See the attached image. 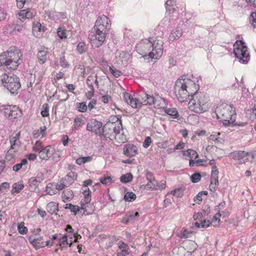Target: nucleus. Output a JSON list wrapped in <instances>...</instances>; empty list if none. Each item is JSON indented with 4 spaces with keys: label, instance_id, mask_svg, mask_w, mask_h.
I'll list each match as a JSON object with an SVG mask.
<instances>
[{
    "label": "nucleus",
    "instance_id": "nucleus-34",
    "mask_svg": "<svg viewBox=\"0 0 256 256\" xmlns=\"http://www.w3.org/2000/svg\"><path fill=\"white\" fill-rule=\"evenodd\" d=\"M44 148L42 142L40 140H37L32 146V149L34 152H38L39 154Z\"/></svg>",
    "mask_w": 256,
    "mask_h": 256
},
{
    "label": "nucleus",
    "instance_id": "nucleus-28",
    "mask_svg": "<svg viewBox=\"0 0 256 256\" xmlns=\"http://www.w3.org/2000/svg\"><path fill=\"white\" fill-rule=\"evenodd\" d=\"M65 208L70 210V212H73L75 216L78 212L82 213L80 206L72 204H66Z\"/></svg>",
    "mask_w": 256,
    "mask_h": 256
},
{
    "label": "nucleus",
    "instance_id": "nucleus-8",
    "mask_svg": "<svg viewBox=\"0 0 256 256\" xmlns=\"http://www.w3.org/2000/svg\"><path fill=\"white\" fill-rule=\"evenodd\" d=\"M191 98L188 102L189 108L191 110L200 114L208 110V104L203 94L195 91Z\"/></svg>",
    "mask_w": 256,
    "mask_h": 256
},
{
    "label": "nucleus",
    "instance_id": "nucleus-17",
    "mask_svg": "<svg viewBox=\"0 0 256 256\" xmlns=\"http://www.w3.org/2000/svg\"><path fill=\"white\" fill-rule=\"evenodd\" d=\"M146 177L148 182L146 185V188L151 190H157L158 182L156 180L155 178L154 177L152 174L150 172H148L146 174Z\"/></svg>",
    "mask_w": 256,
    "mask_h": 256
},
{
    "label": "nucleus",
    "instance_id": "nucleus-16",
    "mask_svg": "<svg viewBox=\"0 0 256 256\" xmlns=\"http://www.w3.org/2000/svg\"><path fill=\"white\" fill-rule=\"evenodd\" d=\"M138 152L137 147L132 144H126L123 148L124 154L128 157L134 156L136 155Z\"/></svg>",
    "mask_w": 256,
    "mask_h": 256
},
{
    "label": "nucleus",
    "instance_id": "nucleus-58",
    "mask_svg": "<svg viewBox=\"0 0 256 256\" xmlns=\"http://www.w3.org/2000/svg\"><path fill=\"white\" fill-rule=\"evenodd\" d=\"M152 143V139L150 136H147L144 142H143V146L145 148H148L150 144Z\"/></svg>",
    "mask_w": 256,
    "mask_h": 256
},
{
    "label": "nucleus",
    "instance_id": "nucleus-36",
    "mask_svg": "<svg viewBox=\"0 0 256 256\" xmlns=\"http://www.w3.org/2000/svg\"><path fill=\"white\" fill-rule=\"evenodd\" d=\"M57 34L60 39H65L67 38L66 30L64 28H58L57 30Z\"/></svg>",
    "mask_w": 256,
    "mask_h": 256
},
{
    "label": "nucleus",
    "instance_id": "nucleus-6",
    "mask_svg": "<svg viewBox=\"0 0 256 256\" xmlns=\"http://www.w3.org/2000/svg\"><path fill=\"white\" fill-rule=\"evenodd\" d=\"M124 100L132 108H138L142 105H152L153 102L154 96L148 95L144 92H140L136 98H134L128 92L124 93Z\"/></svg>",
    "mask_w": 256,
    "mask_h": 256
},
{
    "label": "nucleus",
    "instance_id": "nucleus-54",
    "mask_svg": "<svg viewBox=\"0 0 256 256\" xmlns=\"http://www.w3.org/2000/svg\"><path fill=\"white\" fill-rule=\"evenodd\" d=\"M26 10H20L18 12L19 19L20 20L26 19Z\"/></svg>",
    "mask_w": 256,
    "mask_h": 256
},
{
    "label": "nucleus",
    "instance_id": "nucleus-30",
    "mask_svg": "<svg viewBox=\"0 0 256 256\" xmlns=\"http://www.w3.org/2000/svg\"><path fill=\"white\" fill-rule=\"evenodd\" d=\"M24 187V184L22 183H14L12 184V194H18L23 189Z\"/></svg>",
    "mask_w": 256,
    "mask_h": 256
},
{
    "label": "nucleus",
    "instance_id": "nucleus-35",
    "mask_svg": "<svg viewBox=\"0 0 256 256\" xmlns=\"http://www.w3.org/2000/svg\"><path fill=\"white\" fill-rule=\"evenodd\" d=\"M136 195L133 192H127L124 196V199L126 202H132L136 199Z\"/></svg>",
    "mask_w": 256,
    "mask_h": 256
},
{
    "label": "nucleus",
    "instance_id": "nucleus-2",
    "mask_svg": "<svg viewBox=\"0 0 256 256\" xmlns=\"http://www.w3.org/2000/svg\"><path fill=\"white\" fill-rule=\"evenodd\" d=\"M112 121L108 122L102 128V132L100 136L101 138L116 140L119 143H124L126 141V136L122 131V122L120 116L110 117Z\"/></svg>",
    "mask_w": 256,
    "mask_h": 256
},
{
    "label": "nucleus",
    "instance_id": "nucleus-5",
    "mask_svg": "<svg viewBox=\"0 0 256 256\" xmlns=\"http://www.w3.org/2000/svg\"><path fill=\"white\" fill-rule=\"evenodd\" d=\"M10 49L0 56V65L4 66L8 69L14 70L20 64L22 54L15 47H11Z\"/></svg>",
    "mask_w": 256,
    "mask_h": 256
},
{
    "label": "nucleus",
    "instance_id": "nucleus-25",
    "mask_svg": "<svg viewBox=\"0 0 256 256\" xmlns=\"http://www.w3.org/2000/svg\"><path fill=\"white\" fill-rule=\"evenodd\" d=\"M183 155L184 156H186V159H187L186 156L190 158V159H196L198 156V154L195 150L191 149L184 151Z\"/></svg>",
    "mask_w": 256,
    "mask_h": 256
},
{
    "label": "nucleus",
    "instance_id": "nucleus-3",
    "mask_svg": "<svg viewBox=\"0 0 256 256\" xmlns=\"http://www.w3.org/2000/svg\"><path fill=\"white\" fill-rule=\"evenodd\" d=\"M198 90V85L190 79L182 76L176 82L174 86L176 95L180 102L190 100L194 92Z\"/></svg>",
    "mask_w": 256,
    "mask_h": 256
},
{
    "label": "nucleus",
    "instance_id": "nucleus-61",
    "mask_svg": "<svg viewBox=\"0 0 256 256\" xmlns=\"http://www.w3.org/2000/svg\"><path fill=\"white\" fill-rule=\"evenodd\" d=\"M57 187V191L62 190L66 187V184H64V180H60V184H56Z\"/></svg>",
    "mask_w": 256,
    "mask_h": 256
},
{
    "label": "nucleus",
    "instance_id": "nucleus-45",
    "mask_svg": "<svg viewBox=\"0 0 256 256\" xmlns=\"http://www.w3.org/2000/svg\"><path fill=\"white\" fill-rule=\"evenodd\" d=\"M94 76L90 75L86 79V84L88 88L90 90L94 89L93 86V81L94 80Z\"/></svg>",
    "mask_w": 256,
    "mask_h": 256
},
{
    "label": "nucleus",
    "instance_id": "nucleus-33",
    "mask_svg": "<svg viewBox=\"0 0 256 256\" xmlns=\"http://www.w3.org/2000/svg\"><path fill=\"white\" fill-rule=\"evenodd\" d=\"M133 176L130 173H127L122 175L120 178V180L122 183H128L132 180Z\"/></svg>",
    "mask_w": 256,
    "mask_h": 256
},
{
    "label": "nucleus",
    "instance_id": "nucleus-32",
    "mask_svg": "<svg viewBox=\"0 0 256 256\" xmlns=\"http://www.w3.org/2000/svg\"><path fill=\"white\" fill-rule=\"evenodd\" d=\"M92 159V158L90 156L80 157L76 160V162L78 165H81L86 162H90Z\"/></svg>",
    "mask_w": 256,
    "mask_h": 256
},
{
    "label": "nucleus",
    "instance_id": "nucleus-50",
    "mask_svg": "<svg viewBox=\"0 0 256 256\" xmlns=\"http://www.w3.org/2000/svg\"><path fill=\"white\" fill-rule=\"evenodd\" d=\"M51 158H52V160L54 162H58L60 160V152L59 151H56L54 148V152Z\"/></svg>",
    "mask_w": 256,
    "mask_h": 256
},
{
    "label": "nucleus",
    "instance_id": "nucleus-44",
    "mask_svg": "<svg viewBox=\"0 0 256 256\" xmlns=\"http://www.w3.org/2000/svg\"><path fill=\"white\" fill-rule=\"evenodd\" d=\"M100 182L104 185H108L112 182V180L110 176H103L100 178Z\"/></svg>",
    "mask_w": 256,
    "mask_h": 256
},
{
    "label": "nucleus",
    "instance_id": "nucleus-24",
    "mask_svg": "<svg viewBox=\"0 0 256 256\" xmlns=\"http://www.w3.org/2000/svg\"><path fill=\"white\" fill-rule=\"evenodd\" d=\"M56 184L54 182L49 183L46 186V192L50 195H53L58 192Z\"/></svg>",
    "mask_w": 256,
    "mask_h": 256
},
{
    "label": "nucleus",
    "instance_id": "nucleus-63",
    "mask_svg": "<svg viewBox=\"0 0 256 256\" xmlns=\"http://www.w3.org/2000/svg\"><path fill=\"white\" fill-rule=\"evenodd\" d=\"M16 2L17 6L21 9L22 8L27 0H16Z\"/></svg>",
    "mask_w": 256,
    "mask_h": 256
},
{
    "label": "nucleus",
    "instance_id": "nucleus-31",
    "mask_svg": "<svg viewBox=\"0 0 256 256\" xmlns=\"http://www.w3.org/2000/svg\"><path fill=\"white\" fill-rule=\"evenodd\" d=\"M140 216L138 212H128L126 214V217L128 218V220L130 222H134L137 220V218Z\"/></svg>",
    "mask_w": 256,
    "mask_h": 256
},
{
    "label": "nucleus",
    "instance_id": "nucleus-39",
    "mask_svg": "<svg viewBox=\"0 0 256 256\" xmlns=\"http://www.w3.org/2000/svg\"><path fill=\"white\" fill-rule=\"evenodd\" d=\"M165 112L170 116H174V118H178L179 116L177 110L175 108L166 109Z\"/></svg>",
    "mask_w": 256,
    "mask_h": 256
},
{
    "label": "nucleus",
    "instance_id": "nucleus-4",
    "mask_svg": "<svg viewBox=\"0 0 256 256\" xmlns=\"http://www.w3.org/2000/svg\"><path fill=\"white\" fill-rule=\"evenodd\" d=\"M216 114L218 119L222 121L225 126L233 124L236 120V113L234 108L226 104H222L216 109Z\"/></svg>",
    "mask_w": 256,
    "mask_h": 256
},
{
    "label": "nucleus",
    "instance_id": "nucleus-49",
    "mask_svg": "<svg viewBox=\"0 0 256 256\" xmlns=\"http://www.w3.org/2000/svg\"><path fill=\"white\" fill-rule=\"evenodd\" d=\"M201 178V175L200 173H194L190 176V180L194 183L198 182Z\"/></svg>",
    "mask_w": 256,
    "mask_h": 256
},
{
    "label": "nucleus",
    "instance_id": "nucleus-7",
    "mask_svg": "<svg viewBox=\"0 0 256 256\" xmlns=\"http://www.w3.org/2000/svg\"><path fill=\"white\" fill-rule=\"evenodd\" d=\"M4 87L11 95H17L20 89L21 84L19 78L14 74H4L0 77Z\"/></svg>",
    "mask_w": 256,
    "mask_h": 256
},
{
    "label": "nucleus",
    "instance_id": "nucleus-43",
    "mask_svg": "<svg viewBox=\"0 0 256 256\" xmlns=\"http://www.w3.org/2000/svg\"><path fill=\"white\" fill-rule=\"evenodd\" d=\"M184 190L182 188H178L175 189L174 190L171 192V194H172L174 196H176L178 198L182 197L184 194Z\"/></svg>",
    "mask_w": 256,
    "mask_h": 256
},
{
    "label": "nucleus",
    "instance_id": "nucleus-38",
    "mask_svg": "<svg viewBox=\"0 0 256 256\" xmlns=\"http://www.w3.org/2000/svg\"><path fill=\"white\" fill-rule=\"evenodd\" d=\"M220 132H216L212 134L210 136V140L214 141L216 142H222V138H220Z\"/></svg>",
    "mask_w": 256,
    "mask_h": 256
},
{
    "label": "nucleus",
    "instance_id": "nucleus-55",
    "mask_svg": "<svg viewBox=\"0 0 256 256\" xmlns=\"http://www.w3.org/2000/svg\"><path fill=\"white\" fill-rule=\"evenodd\" d=\"M218 171L217 167L216 166H212L211 178H218Z\"/></svg>",
    "mask_w": 256,
    "mask_h": 256
},
{
    "label": "nucleus",
    "instance_id": "nucleus-56",
    "mask_svg": "<svg viewBox=\"0 0 256 256\" xmlns=\"http://www.w3.org/2000/svg\"><path fill=\"white\" fill-rule=\"evenodd\" d=\"M169 2L170 3H172V2H173V0H167L165 4L166 12H169L170 13L173 12H174V8H173V6H168Z\"/></svg>",
    "mask_w": 256,
    "mask_h": 256
},
{
    "label": "nucleus",
    "instance_id": "nucleus-23",
    "mask_svg": "<svg viewBox=\"0 0 256 256\" xmlns=\"http://www.w3.org/2000/svg\"><path fill=\"white\" fill-rule=\"evenodd\" d=\"M84 124V121L82 117H76L74 120L72 130L74 131L78 130V128L82 127Z\"/></svg>",
    "mask_w": 256,
    "mask_h": 256
},
{
    "label": "nucleus",
    "instance_id": "nucleus-48",
    "mask_svg": "<svg viewBox=\"0 0 256 256\" xmlns=\"http://www.w3.org/2000/svg\"><path fill=\"white\" fill-rule=\"evenodd\" d=\"M18 230L20 234H26L28 232V230L27 228L24 226V222H21L18 226Z\"/></svg>",
    "mask_w": 256,
    "mask_h": 256
},
{
    "label": "nucleus",
    "instance_id": "nucleus-57",
    "mask_svg": "<svg viewBox=\"0 0 256 256\" xmlns=\"http://www.w3.org/2000/svg\"><path fill=\"white\" fill-rule=\"evenodd\" d=\"M202 192H198V194L196 196H195L194 198V201L196 203V204H200V202L202 201Z\"/></svg>",
    "mask_w": 256,
    "mask_h": 256
},
{
    "label": "nucleus",
    "instance_id": "nucleus-15",
    "mask_svg": "<svg viewBox=\"0 0 256 256\" xmlns=\"http://www.w3.org/2000/svg\"><path fill=\"white\" fill-rule=\"evenodd\" d=\"M48 48L44 46H41L38 50L37 58L38 62L42 64L47 60L48 58Z\"/></svg>",
    "mask_w": 256,
    "mask_h": 256
},
{
    "label": "nucleus",
    "instance_id": "nucleus-37",
    "mask_svg": "<svg viewBox=\"0 0 256 256\" xmlns=\"http://www.w3.org/2000/svg\"><path fill=\"white\" fill-rule=\"evenodd\" d=\"M86 50V44L84 42H79L76 46V51L80 54H82Z\"/></svg>",
    "mask_w": 256,
    "mask_h": 256
},
{
    "label": "nucleus",
    "instance_id": "nucleus-11",
    "mask_svg": "<svg viewBox=\"0 0 256 256\" xmlns=\"http://www.w3.org/2000/svg\"><path fill=\"white\" fill-rule=\"evenodd\" d=\"M94 34L90 37L92 44L96 48L100 46L106 40V36L108 32L106 30H102L94 27Z\"/></svg>",
    "mask_w": 256,
    "mask_h": 256
},
{
    "label": "nucleus",
    "instance_id": "nucleus-9",
    "mask_svg": "<svg viewBox=\"0 0 256 256\" xmlns=\"http://www.w3.org/2000/svg\"><path fill=\"white\" fill-rule=\"evenodd\" d=\"M234 53L239 62L242 64H246L250 60V56L248 48L242 40H237L234 44Z\"/></svg>",
    "mask_w": 256,
    "mask_h": 256
},
{
    "label": "nucleus",
    "instance_id": "nucleus-13",
    "mask_svg": "<svg viewBox=\"0 0 256 256\" xmlns=\"http://www.w3.org/2000/svg\"><path fill=\"white\" fill-rule=\"evenodd\" d=\"M102 123L101 122L93 118L90 120L87 124L86 130L100 136L102 132Z\"/></svg>",
    "mask_w": 256,
    "mask_h": 256
},
{
    "label": "nucleus",
    "instance_id": "nucleus-21",
    "mask_svg": "<svg viewBox=\"0 0 256 256\" xmlns=\"http://www.w3.org/2000/svg\"><path fill=\"white\" fill-rule=\"evenodd\" d=\"M249 156V153L244 151L237 150L230 154V156L235 160H241Z\"/></svg>",
    "mask_w": 256,
    "mask_h": 256
},
{
    "label": "nucleus",
    "instance_id": "nucleus-29",
    "mask_svg": "<svg viewBox=\"0 0 256 256\" xmlns=\"http://www.w3.org/2000/svg\"><path fill=\"white\" fill-rule=\"evenodd\" d=\"M28 182L29 184V189L30 191H34L40 184L34 177L30 178L28 180Z\"/></svg>",
    "mask_w": 256,
    "mask_h": 256
},
{
    "label": "nucleus",
    "instance_id": "nucleus-46",
    "mask_svg": "<svg viewBox=\"0 0 256 256\" xmlns=\"http://www.w3.org/2000/svg\"><path fill=\"white\" fill-rule=\"evenodd\" d=\"M250 22L252 27L256 28V12L252 13L250 16Z\"/></svg>",
    "mask_w": 256,
    "mask_h": 256
},
{
    "label": "nucleus",
    "instance_id": "nucleus-12",
    "mask_svg": "<svg viewBox=\"0 0 256 256\" xmlns=\"http://www.w3.org/2000/svg\"><path fill=\"white\" fill-rule=\"evenodd\" d=\"M111 27V22L106 16L102 14L98 16L94 28L108 32Z\"/></svg>",
    "mask_w": 256,
    "mask_h": 256
},
{
    "label": "nucleus",
    "instance_id": "nucleus-62",
    "mask_svg": "<svg viewBox=\"0 0 256 256\" xmlns=\"http://www.w3.org/2000/svg\"><path fill=\"white\" fill-rule=\"evenodd\" d=\"M102 101L104 104H108L111 100V96L106 94L102 96Z\"/></svg>",
    "mask_w": 256,
    "mask_h": 256
},
{
    "label": "nucleus",
    "instance_id": "nucleus-52",
    "mask_svg": "<svg viewBox=\"0 0 256 256\" xmlns=\"http://www.w3.org/2000/svg\"><path fill=\"white\" fill-rule=\"evenodd\" d=\"M44 27L42 26V24L39 22H36L34 24L33 29L34 30H38V32L44 31Z\"/></svg>",
    "mask_w": 256,
    "mask_h": 256
},
{
    "label": "nucleus",
    "instance_id": "nucleus-14",
    "mask_svg": "<svg viewBox=\"0 0 256 256\" xmlns=\"http://www.w3.org/2000/svg\"><path fill=\"white\" fill-rule=\"evenodd\" d=\"M54 152V147L49 145L44 146L38 154L40 159L44 160H48L52 155Z\"/></svg>",
    "mask_w": 256,
    "mask_h": 256
},
{
    "label": "nucleus",
    "instance_id": "nucleus-59",
    "mask_svg": "<svg viewBox=\"0 0 256 256\" xmlns=\"http://www.w3.org/2000/svg\"><path fill=\"white\" fill-rule=\"evenodd\" d=\"M96 102V100L92 99L91 100L87 106L88 108L90 111L95 108Z\"/></svg>",
    "mask_w": 256,
    "mask_h": 256
},
{
    "label": "nucleus",
    "instance_id": "nucleus-1",
    "mask_svg": "<svg viewBox=\"0 0 256 256\" xmlns=\"http://www.w3.org/2000/svg\"><path fill=\"white\" fill-rule=\"evenodd\" d=\"M163 42L157 38L142 40L136 46V50L144 58L158 59L163 54Z\"/></svg>",
    "mask_w": 256,
    "mask_h": 256
},
{
    "label": "nucleus",
    "instance_id": "nucleus-26",
    "mask_svg": "<svg viewBox=\"0 0 256 256\" xmlns=\"http://www.w3.org/2000/svg\"><path fill=\"white\" fill-rule=\"evenodd\" d=\"M46 210L51 214H55L56 212L58 211L57 204L53 202H49L46 206Z\"/></svg>",
    "mask_w": 256,
    "mask_h": 256
},
{
    "label": "nucleus",
    "instance_id": "nucleus-10",
    "mask_svg": "<svg viewBox=\"0 0 256 256\" xmlns=\"http://www.w3.org/2000/svg\"><path fill=\"white\" fill-rule=\"evenodd\" d=\"M0 111L2 112L4 116L10 119L14 120L20 117L22 114V111L19 108L14 105H3L0 106Z\"/></svg>",
    "mask_w": 256,
    "mask_h": 256
},
{
    "label": "nucleus",
    "instance_id": "nucleus-42",
    "mask_svg": "<svg viewBox=\"0 0 256 256\" xmlns=\"http://www.w3.org/2000/svg\"><path fill=\"white\" fill-rule=\"evenodd\" d=\"M72 192L71 190H64L62 192V198L63 200L65 202L66 200H68L72 198Z\"/></svg>",
    "mask_w": 256,
    "mask_h": 256
},
{
    "label": "nucleus",
    "instance_id": "nucleus-20",
    "mask_svg": "<svg viewBox=\"0 0 256 256\" xmlns=\"http://www.w3.org/2000/svg\"><path fill=\"white\" fill-rule=\"evenodd\" d=\"M152 104H154L155 108H162L165 107L166 103L164 98L156 96L155 97L154 96L153 102H152Z\"/></svg>",
    "mask_w": 256,
    "mask_h": 256
},
{
    "label": "nucleus",
    "instance_id": "nucleus-53",
    "mask_svg": "<svg viewBox=\"0 0 256 256\" xmlns=\"http://www.w3.org/2000/svg\"><path fill=\"white\" fill-rule=\"evenodd\" d=\"M10 187L9 183L7 182H4L0 184V193L4 192L5 190L8 188Z\"/></svg>",
    "mask_w": 256,
    "mask_h": 256
},
{
    "label": "nucleus",
    "instance_id": "nucleus-40",
    "mask_svg": "<svg viewBox=\"0 0 256 256\" xmlns=\"http://www.w3.org/2000/svg\"><path fill=\"white\" fill-rule=\"evenodd\" d=\"M76 108L78 111L82 112H84L87 110L88 106L86 102H80L76 104Z\"/></svg>",
    "mask_w": 256,
    "mask_h": 256
},
{
    "label": "nucleus",
    "instance_id": "nucleus-27",
    "mask_svg": "<svg viewBox=\"0 0 256 256\" xmlns=\"http://www.w3.org/2000/svg\"><path fill=\"white\" fill-rule=\"evenodd\" d=\"M46 14L49 18L53 20H56L62 16V14L54 11L48 10L46 12Z\"/></svg>",
    "mask_w": 256,
    "mask_h": 256
},
{
    "label": "nucleus",
    "instance_id": "nucleus-64",
    "mask_svg": "<svg viewBox=\"0 0 256 256\" xmlns=\"http://www.w3.org/2000/svg\"><path fill=\"white\" fill-rule=\"evenodd\" d=\"M94 89L90 90L86 92V96L88 100H91L94 96Z\"/></svg>",
    "mask_w": 256,
    "mask_h": 256
},
{
    "label": "nucleus",
    "instance_id": "nucleus-41",
    "mask_svg": "<svg viewBox=\"0 0 256 256\" xmlns=\"http://www.w3.org/2000/svg\"><path fill=\"white\" fill-rule=\"evenodd\" d=\"M41 114L43 117H46L49 116V106L48 104H44L42 106Z\"/></svg>",
    "mask_w": 256,
    "mask_h": 256
},
{
    "label": "nucleus",
    "instance_id": "nucleus-19",
    "mask_svg": "<svg viewBox=\"0 0 256 256\" xmlns=\"http://www.w3.org/2000/svg\"><path fill=\"white\" fill-rule=\"evenodd\" d=\"M182 28L180 27H176L172 30L169 36L168 39L170 41L173 42L175 40H178L182 36Z\"/></svg>",
    "mask_w": 256,
    "mask_h": 256
},
{
    "label": "nucleus",
    "instance_id": "nucleus-22",
    "mask_svg": "<svg viewBox=\"0 0 256 256\" xmlns=\"http://www.w3.org/2000/svg\"><path fill=\"white\" fill-rule=\"evenodd\" d=\"M42 237H40L34 239L30 238V242L32 244L36 249L44 248V242H42Z\"/></svg>",
    "mask_w": 256,
    "mask_h": 256
},
{
    "label": "nucleus",
    "instance_id": "nucleus-51",
    "mask_svg": "<svg viewBox=\"0 0 256 256\" xmlns=\"http://www.w3.org/2000/svg\"><path fill=\"white\" fill-rule=\"evenodd\" d=\"M109 69L112 74L115 78H118L122 74V72L114 68V66H110Z\"/></svg>",
    "mask_w": 256,
    "mask_h": 256
},
{
    "label": "nucleus",
    "instance_id": "nucleus-18",
    "mask_svg": "<svg viewBox=\"0 0 256 256\" xmlns=\"http://www.w3.org/2000/svg\"><path fill=\"white\" fill-rule=\"evenodd\" d=\"M68 236L66 234L65 235H60V237L58 239V244L60 246V248L63 250L67 247V246L68 245L70 247H71L72 245V237L70 238L71 239L70 241V243L68 242Z\"/></svg>",
    "mask_w": 256,
    "mask_h": 256
},
{
    "label": "nucleus",
    "instance_id": "nucleus-60",
    "mask_svg": "<svg viewBox=\"0 0 256 256\" xmlns=\"http://www.w3.org/2000/svg\"><path fill=\"white\" fill-rule=\"evenodd\" d=\"M34 178L40 184L44 179V175L42 172H39Z\"/></svg>",
    "mask_w": 256,
    "mask_h": 256
},
{
    "label": "nucleus",
    "instance_id": "nucleus-47",
    "mask_svg": "<svg viewBox=\"0 0 256 256\" xmlns=\"http://www.w3.org/2000/svg\"><path fill=\"white\" fill-rule=\"evenodd\" d=\"M60 65L64 68H67L70 66V64L64 56H62L60 58Z\"/></svg>",
    "mask_w": 256,
    "mask_h": 256
}]
</instances>
